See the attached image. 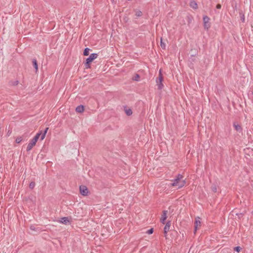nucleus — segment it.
<instances>
[{
    "mask_svg": "<svg viewBox=\"0 0 253 253\" xmlns=\"http://www.w3.org/2000/svg\"><path fill=\"white\" fill-rule=\"evenodd\" d=\"M183 178L182 175L178 174L175 178L171 180L172 183L170 184L171 186L177 187L178 189L183 187L186 184L185 179Z\"/></svg>",
    "mask_w": 253,
    "mask_h": 253,
    "instance_id": "f257e3e1",
    "label": "nucleus"
},
{
    "mask_svg": "<svg viewBox=\"0 0 253 253\" xmlns=\"http://www.w3.org/2000/svg\"><path fill=\"white\" fill-rule=\"evenodd\" d=\"M98 56L97 54L96 53H92L90 55V56L86 59V62L85 63V66L86 68H90V63L92 62V61L96 58H97Z\"/></svg>",
    "mask_w": 253,
    "mask_h": 253,
    "instance_id": "f03ea898",
    "label": "nucleus"
},
{
    "mask_svg": "<svg viewBox=\"0 0 253 253\" xmlns=\"http://www.w3.org/2000/svg\"><path fill=\"white\" fill-rule=\"evenodd\" d=\"M171 222H166V225L164 228V237L167 239V233L170 230Z\"/></svg>",
    "mask_w": 253,
    "mask_h": 253,
    "instance_id": "7ed1b4c3",
    "label": "nucleus"
},
{
    "mask_svg": "<svg viewBox=\"0 0 253 253\" xmlns=\"http://www.w3.org/2000/svg\"><path fill=\"white\" fill-rule=\"evenodd\" d=\"M210 18L207 16L203 17L204 26L205 29H208L210 27L209 23Z\"/></svg>",
    "mask_w": 253,
    "mask_h": 253,
    "instance_id": "20e7f679",
    "label": "nucleus"
},
{
    "mask_svg": "<svg viewBox=\"0 0 253 253\" xmlns=\"http://www.w3.org/2000/svg\"><path fill=\"white\" fill-rule=\"evenodd\" d=\"M80 191L81 194L83 196H86L88 193V189L85 186H80Z\"/></svg>",
    "mask_w": 253,
    "mask_h": 253,
    "instance_id": "39448f33",
    "label": "nucleus"
},
{
    "mask_svg": "<svg viewBox=\"0 0 253 253\" xmlns=\"http://www.w3.org/2000/svg\"><path fill=\"white\" fill-rule=\"evenodd\" d=\"M36 142H37L34 141V140H33L32 139L27 146V151H30L33 148V147L36 145Z\"/></svg>",
    "mask_w": 253,
    "mask_h": 253,
    "instance_id": "423d86ee",
    "label": "nucleus"
},
{
    "mask_svg": "<svg viewBox=\"0 0 253 253\" xmlns=\"http://www.w3.org/2000/svg\"><path fill=\"white\" fill-rule=\"evenodd\" d=\"M233 126L234 127L235 129L238 131L239 132H241L242 131V128L241 126L238 124L236 123H234L233 124Z\"/></svg>",
    "mask_w": 253,
    "mask_h": 253,
    "instance_id": "0eeeda50",
    "label": "nucleus"
},
{
    "mask_svg": "<svg viewBox=\"0 0 253 253\" xmlns=\"http://www.w3.org/2000/svg\"><path fill=\"white\" fill-rule=\"evenodd\" d=\"M30 229L31 230L35 231L37 232H40L42 230L39 227H36L35 225H31Z\"/></svg>",
    "mask_w": 253,
    "mask_h": 253,
    "instance_id": "6e6552de",
    "label": "nucleus"
},
{
    "mask_svg": "<svg viewBox=\"0 0 253 253\" xmlns=\"http://www.w3.org/2000/svg\"><path fill=\"white\" fill-rule=\"evenodd\" d=\"M167 211H163V213L162 215L161 218H160V221H165L166 220V219H167Z\"/></svg>",
    "mask_w": 253,
    "mask_h": 253,
    "instance_id": "1a4fd4ad",
    "label": "nucleus"
},
{
    "mask_svg": "<svg viewBox=\"0 0 253 253\" xmlns=\"http://www.w3.org/2000/svg\"><path fill=\"white\" fill-rule=\"evenodd\" d=\"M76 112H77L78 113H82V112H83L84 111V106H83L82 105L78 106L76 108Z\"/></svg>",
    "mask_w": 253,
    "mask_h": 253,
    "instance_id": "9d476101",
    "label": "nucleus"
},
{
    "mask_svg": "<svg viewBox=\"0 0 253 253\" xmlns=\"http://www.w3.org/2000/svg\"><path fill=\"white\" fill-rule=\"evenodd\" d=\"M125 111L127 116H130L132 114L131 109L126 107L125 108Z\"/></svg>",
    "mask_w": 253,
    "mask_h": 253,
    "instance_id": "9b49d317",
    "label": "nucleus"
},
{
    "mask_svg": "<svg viewBox=\"0 0 253 253\" xmlns=\"http://www.w3.org/2000/svg\"><path fill=\"white\" fill-rule=\"evenodd\" d=\"M190 6L195 9H196L198 8L197 4L195 1H191L190 3Z\"/></svg>",
    "mask_w": 253,
    "mask_h": 253,
    "instance_id": "f8f14e48",
    "label": "nucleus"
},
{
    "mask_svg": "<svg viewBox=\"0 0 253 253\" xmlns=\"http://www.w3.org/2000/svg\"><path fill=\"white\" fill-rule=\"evenodd\" d=\"M163 80V75L162 74L161 70H160L159 77H158V79L157 80L156 82H162Z\"/></svg>",
    "mask_w": 253,
    "mask_h": 253,
    "instance_id": "ddd939ff",
    "label": "nucleus"
},
{
    "mask_svg": "<svg viewBox=\"0 0 253 253\" xmlns=\"http://www.w3.org/2000/svg\"><path fill=\"white\" fill-rule=\"evenodd\" d=\"M33 66L36 70V72H37L38 71V63H37V61L36 60V59H34L33 60Z\"/></svg>",
    "mask_w": 253,
    "mask_h": 253,
    "instance_id": "4468645a",
    "label": "nucleus"
},
{
    "mask_svg": "<svg viewBox=\"0 0 253 253\" xmlns=\"http://www.w3.org/2000/svg\"><path fill=\"white\" fill-rule=\"evenodd\" d=\"M135 15L136 17H140L142 15V12L138 9H135Z\"/></svg>",
    "mask_w": 253,
    "mask_h": 253,
    "instance_id": "2eb2a0df",
    "label": "nucleus"
},
{
    "mask_svg": "<svg viewBox=\"0 0 253 253\" xmlns=\"http://www.w3.org/2000/svg\"><path fill=\"white\" fill-rule=\"evenodd\" d=\"M41 135H42V131H40V132L38 133L35 135V136L33 138V140H34V141L37 142Z\"/></svg>",
    "mask_w": 253,
    "mask_h": 253,
    "instance_id": "dca6fc26",
    "label": "nucleus"
},
{
    "mask_svg": "<svg viewBox=\"0 0 253 253\" xmlns=\"http://www.w3.org/2000/svg\"><path fill=\"white\" fill-rule=\"evenodd\" d=\"M48 129V127H46L45 130H44V132L43 133H42V135H41V140H43L44 138H45V135H46V133H47V131Z\"/></svg>",
    "mask_w": 253,
    "mask_h": 253,
    "instance_id": "f3484780",
    "label": "nucleus"
},
{
    "mask_svg": "<svg viewBox=\"0 0 253 253\" xmlns=\"http://www.w3.org/2000/svg\"><path fill=\"white\" fill-rule=\"evenodd\" d=\"M48 129V127H46L45 130H44V132L43 133H42V135H41V140H43L44 138H45V135H46V133H47V131Z\"/></svg>",
    "mask_w": 253,
    "mask_h": 253,
    "instance_id": "a211bd4d",
    "label": "nucleus"
},
{
    "mask_svg": "<svg viewBox=\"0 0 253 253\" xmlns=\"http://www.w3.org/2000/svg\"><path fill=\"white\" fill-rule=\"evenodd\" d=\"M157 85L158 86V88L160 90L162 89L164 87L162 82H157Z\"/></svg>",
    "mask_w": 253,
    "mask_h": 253,
    "instance_id": "6ab92c4d",
    "label": "nucleus"
},
{
    "mask_svg": "<svg viewBox=\"0 0 253 253\" xmlns=\"http://www.w3.org/2000/svg\"><path fill=\"white\" fill-rule=\"evenodd\" d=\"M19 84V81L17 80L14 81H10L9 82V84L11 85H17Z\"/></svg>",
    "mask_w": 253,
    "mask_h": 253,
    "instance_id": "aec40b11",
    "label": "nucleus"
},
{
    "mask_svg": "<svg viewBox=\"0 0 253 253\" xmlns=\"http://www.w3.org/2000/svg\"><path fill=\"white\" fill-rule=\"evenodd\" d=\"M89 49L88 48H85L84 51V56H87L89 54Z\"/></svg>",
    "mask_w": 253,
    "mask_h": 253,
    "instance_id": "412c9836",
    "label": "nucleus"
},
{
    "mask_svg": "<svg viewBox=\"0 0 253 253\" xmlns=\"http://www.w3.org/2000/svg\"><path fill=\"white\" fill-rule=\"evenodd\" d=\"M23 140V138L21 136H19L16 138L15 141L17 143H20Z\"/></svg>",
    "mask_w": 253,
    "mask_h": 253,
    "instance_id": "4be33fe9",
    "label": "nucleus"
},
{
    "mask_svg": "<svg viewBox=\"0 0 253 253\" xmlns=\"http://www.w3.org/2000/svg\"><path fill=\"white\" fill-rule=\"evenodd\" d=\"M160 45H161V47L163 49H166V44L163 42L162 41V39L161 38V43H160Z\"/></svg>",
    "mask_w": 253,
    "mask_h": 253,
    "instance_id": "5701e85b",
    "label": "nucleus"
},
{
    "mask_svg": "<svg viewBox=\"0 0 253 253\" xmlns=\"http://www.w3.org/2000/svg\"><path fill=\"white\" fill-rule=\"evenodd\" d=\"M201 222H195V225H194V233L195 234L197 230L199 227H198V224H201Z\"/></svg>",
    "mask_w": 253,
    "mask_h": 253,
    "instance_id": "b1692460",
    "label": "nucleus"
},
{
    "mask_svg": "<svg viewBox=\"0 0 253 253\" xmlns=\"http://www.w3.org/2000/svg\"><path fill=\"white\" fill-rule=\"evenodd\" d=\"M35 186V183L33 181L30 182V184H29V188L30 189H33Z\"/></svg>",
    "mask_w": 253,
    "mask_h": 253,
    "instance_id": "393cba45",
    "label": "nucleus"
},
{
    "mask_svg": "<svg viewBox=\"0 0 253 253\" xmlns=\"http://www.w3.org/2000/svg\"><path fill=\"white\" fill-rule=\"evenodd\" d=\"M62 220H60L59 221H64V222H65V221H70V219H69V218L68 217H64L63 218H62Z\"/></svg>",
    "mask_w": 253,
    "mask_h": 253,
    "instance_id": "a878e982",
    "label": "nucleus"
},
{
    "mask_svg": "<svg viewBox=\"0 0 253 253\" xmlns=\"http://www.w3.org/2000/svg\"><path fill=\"white\" fill-rule=\"evenodd\" d=\"M234 250L235 251L239 253L240 252V251L241 250V248L239 246H237V247H235Z\"/></svg>",
    "mask_w": 253,
    "mask_h": 253,
    "instance_id": "bb28decb",
    "label": "nucleus"
},
{
    "mask_svg": "<svg viewBox=\"0 0 253 253\" xmlns=\"http://www.w3.org/2000/svg\"><path fill=\"white\" fill-rule=\"evenodd\" d=\"M211 188V190L213 192H216V191H217V187H216V185H212Z\"/></svg>",
    "mask_w": 253,
    "mask_h": 253,
    "instance_id": "cd10ccee",
    "label": "nucleus"
},
{
    "mask_svg": "<svg viewBox=\"0 0 253 253\" xmlns=\"http://www.w3.org/2000/svg\"><path fill=\"white\" fill-rule=\"evenodd\" d=\"M236 215L237 216V218L236 217L235 219L236 220H240V219H241V216H243V214L242 213H240L239 214L236 213Z\"/></svg>",
    "mask_w": 253,
    "mask_h": 253,
    "instance_id": "c85d7f7f",
    "label": "nucleus"
},
{
    "mask_svg": "<svg viewBox=\"0 0 253 253\" xmlns=\"http://www.w3.org/2000/svg\"><path fill=\"white\" fill-rule=\"evenodd\" d=\"M139 78H140L139 75L138 74H136L135 76L133 78V79L135 81H138Z\"/></svg>",
    "mask_w": 253,
    "mask_h": 253,
    "instance_id": "c756f323",
    "label": "nucleus"
},
{
    "mask_svg": "<svg viewBox=\"0 0 253 253\" xmlns=\"http://www.w3.org/2000/svg\"><path fill=\"white\" fill-rule=\"evenodd\" d=\"M154 230H153V228H151L149 230H148L147 231H146V233L148 234H151L153 233Z\"/></svg>",
    "mask_w": 253,
    "mask_h": 253,
    "instance_id": "7c9ffc66",
    "label": "nucleus"
},
{
    "mask_svg": "<svg viewBox=\"0 0 253 253\" xmlns=\"http://www.w3.org/2000/svg\"><path fill=\"white\" fill-rule=\"evenodd\" d=\"M216 8L217 9H220L221 7V5L220 4H217L216 6Z\"/></svg>",
    "mask_w": 253,
    "mask_h": 253,
    "instance_id": "2f4dec72",
    "label": "nucleus"
},
{
    "mask_svg": "<svg viewBox=\"0 0 253 253\" xmlns=\"http://www.w3.org/2000/svg\"><path fill=\"white\" fill-rule=\"evenodd\" d=\"M199 217H198V219H197V218H196V219H195V221H196V222L200 221H199Z\"/></svg>",
    "mask_w": 253,
    "mask_h": 253,
    "instance_id": "473e14b6",
    "label": "nucleus"
},
{
    "mask_svg": "<svg viewBox=\"0 0 253 253\" xmlns=\"http://www.w3.org/2000/svg\"><path fill=\"white\" fill-rule=\"evenodd\" d=\"M62 223H65V224H66L67 223H70L71 222H62Z\"/></svg>",
    "mask_w": 253,
    "mask_h": 253,
    "instance_id": "72a5a7b5",
    "label": "nucleus"
},
{
    "mask_svg": "<svg viewBox=\"0 0 253 253\" xmlns=\"http://www.w3.org/2000/svg\"><path fill=\"white\" fill-rule=\"evenodd\" d=\"M201 226V224H198V227H199Z\"/></svg>",
    "mask_w": 253,
    "mask_h": 253,
    "instance_id": "f704fd0d",
    "label": "nucleus"
},
{
    "mask_svg": "<svg viewBox=\"0 0 253 253\" xmlns=\"http://www.w3.org/2000/svg\"><path fill=\"white\" fill-rule=\"evenodd\" d=\"M111 1H112V2H114L115 1V0H111Z\"/></svg>",
    "mask_w": 253,
    "mask_h": 253,
    "instance_id": "c9c22d12",
    "label": "nucleus"
},
{
    "mask_svg": "<svg viewBox=\"0 0 253 253\" xmlns=\"http://www.w3.org/2000/svg\"><path fill=\"white\" fill-rule=\"evenodd\" d=\"M242 19H243V22L244 21V18H242Z\"/></svg>",
    "mask_w": 253,
    "mask_h": 253,
    "instance_id": "e433bc0d",
    "label": "nucleus"
}]
</instances>
